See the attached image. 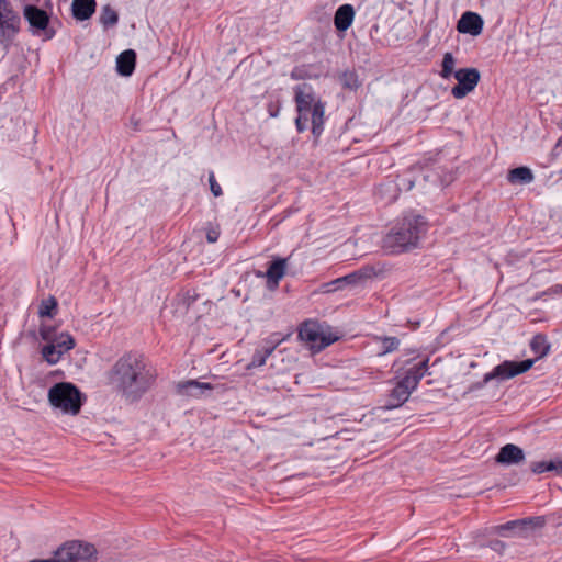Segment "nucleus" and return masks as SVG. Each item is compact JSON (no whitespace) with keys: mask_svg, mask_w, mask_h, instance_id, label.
<instances>
[{"mask_svg":"<svg viewBox=\"0 0 562 562\" xmlns=\"http://www.w3.org/2000/svg\"><path fill=\"white\" fill-rule=\"evenodd\" d=\"M110 385L128 402L139 401L155 384L157 372L139 352H125L108 373Z\"/></svg>","mask_w":562,"mask_h":562,"instance_id":"f257e3e1","label":"nucleus"},{"mask_svg":"<svg viewBox=\"0 0 562 562\" xmlns=\"http://www.w3.org/2000/svg\"><path fill=\"white\" fill-rule=\"evenodd\" d=\"M428 231L426 218L416 213H407L398 218L382 238L386 254L396 255L418 247Z\"/></svg>","mask_w":562,"mask_h":562,"instance_id":"f03ea898","label":"nucleus"},{"mask_svg":"<svg viewBox=\"0 0 562 562\" xmlns=\"http://www.w3.org/2000/svg\"><path fill=\"white\" fill-rule=\"evenodd\" d=\"M294 101L297 116L295 126L297 132L307 130L308 122L312 124V133L319 136L324 131L325 104L316 95L310 85H297L294 88Z\"/></svg>","mask_w":562,"mask_h":562,"instance_id":"7ed1b4c3","label":"nucleus"},{"mask_svg":"<svg viewBox=\"0 0 562 562\" xmlns=\"http://www.w3.org/2000/svg\"><path fill=\"white\" fill-rule=\"evenodd\" d=\"M428 371V359H422L417 362L411 363L404 371L390 392L385 407L387 409L396 408L403 405L409 397L411 393L417 387L419 381L425 376Z\"/></svg>","mask_w":562,"mask_h":562,"instance_id":"20e7f679","label":"nucleus"},{"mask_svg":"<svg viewBox=\"0 0 562 562\" xmlns=\"http://www.w3.org/2000/svg\"><path fill=\"white\" fill-rule=\"evenodd\" d=\"M49 404L64 414L77 415L83 402L79 389L70 382H59L48 390Z\"/></svg>","mask_w":562,"mask_h":562,"instance_id":"39448f33","label":"nucleus"},{"mask_svg":"<svg viewBox=\"0 0 562 562\" xmlns=\"http://www.w3.org/2000/svg\"><path fill=\"white\" fill-rule=\"evenodd\" d=\"M299 338L313 351H321L335 342L338 337L330 333L329 327L317 322L306 321L299 329Z\"/></svg>","mask_w":562,"mask_h":562,"instance_id":"423d86ee","label":"nucleus"},{"mask_svg":"<svg viewBox=\"0 0 562 562\" xmlns=\"http://www.w3.org/2000/svg\"><path fill=\"white\" fill-rule=\"evenodd\" d=\"M21 29V19L8 0H0V45L9 49Z\"/></svg>","mask_w":562,"mask_h":562,"instance_id":"0eeeda50","label":"nucleus"},{"mask_svg":"<svg viewBox=\"0 0 562 562\" xmlns=\"http://www.w3.org/2000/svg\"><path fill=\"white\" fill-rule=\"evenodd\" d=\"M23 16L29 23L30 32L35 36H42L43 40H52L56 31L50 25L49 14L38 7L26 3L23 7Z\"/></svg>","mask_w":562,"mask_h":562,"instance_id":"6e6552de","label":"nucleus"},{"mask_svg":"<svg viewBox=\"0 0 562 562\" xmlns=\"http://www.w3.org/2000/svg\"><path fill=\"white\" fill-rule=\"evenodd\" d=\"M95 554L92 544L79 540L64 543L55 553L59 562H95Z\"/></svg>","mask_w":562,"mask_h":562,"instance_id":"1a4fd4ad","label":"nucleus"},{"mask_svg":"<svg viewBox=\"0 0 562 562\" xmlns=\"http://www.w3.org/2000/svg\"><path fill=\"white\" fill-rule=\"evenodd\" d=\"M535 363L533 359H527L524 361H504L496 366L491 372L484 375V382H488L493 379L508 380L518 374L527 372Z\"/></svg>","mask_w":562,"mask_h":562,"instance_id":"9d476101","label":"nucleus"},{"mask_svg":"<svg viewBox=\"0 0 562 562\" xmlns=\"http://www.w3.org/2000/svg\"><path fill=\"white\" fill-rule=\"evenodd\" d=\"M75 347V340L71 335L61 333L52 344L43 347V358L50 364L57 363L61 356Z\"/></svg>","mask_w":562,"mask_h":562,"instance_id":"9b49d317","label":"nucleus"},{"mask_svg":"<svg viewBox=\"0 0 562 562\" xmlns=\"http://www.w3.org/2000/svg\"><path fill=\"white\" fill-rule=\"evenodd\" d=\"M284 337H281V335L277 333L270 335L266 340H263L262 346L255 350L250 362L247 364V369L262 367L267 359L276 350V348L282 341H284Z\"/></svg>","mask_w":562,"mask_h":562,"instance_id":"f8f14e48","label":"nucleus"},{"mask_svg":"<svg viewBox=\"0 0 562 562\" xmlns=\"http://www.w3.org/2000/svg\"><path fill=\"white\" fill-rule=\"evenodd\" d=\"M288 267L286 258H277L272 260L265 272L263 277L267 279V288L269 290H276L279 286L281 279L284 277ZM257 276H262L258 273Z\"/></svg>","mask_w":562,"mask_h":562,"instance_id":"ddd939ff","label":"nucleus"},{"mask_svg":"<svg viewBox=\"0 0 562 562\" xmlns=\"http://www.w3.org/2000/svg\"><path fill=\"white\" fill-rule=\"evenodd\" d=\"M476 68H459V99L472 92L480 81Z\"/></svg>","mask_w":562,"mask_h":562,"instance_id":"4468645a","label":"nucleus"},{"mask_svg":"<svg viewBox=\"0 0 562 562\" xmlns=\"http://www.w3.org/2000/svg\"><path fill=\"white\" fill-rule=\"evenodd\" d=\"M483 25L484 22L480 14L467 11L459 19V33L477 36L482 33Z\"/></svg>","mask_w":562,"mask_h":562,"instance_id":"2eb2a0df","label":"nucleus"},{"mask_svg":"<svg viewBox=\"0 0 562 562\" xmlns=\"http://www.w3.org/2000/svg\"><path fill=\"white\" fill-rule=\"evenodd\" d=\"M525 459L522 449L513 443H507L501 448L496 456V461L503 464H517Z\"/></svg>","mask_w":562,"mask_h":562,"instance_id":"dca6fc26","label":"nucleus"},{"mask_svg":"<svg viewBox=\"0 0 562 562\" xmlns=\"http://www.w3.org/2000/svg\"><path fill=\"white\" fill-rule=\"evenodd\" d=\"M97 9L95 0H74L71 3V13L77 21L90 19Z\"/></svg>","mask_w":562,"mask_h":562,"instance_id":"f3484780","label":"nucleus"},{"mask_svg":"<svg viewBox=\"0 0 562 562\" xmlns=\"http://www.w3.org/2000/svg\"><path fill=\"white\" fill-rule=\"evenodd\" d=\"M353 19H355L353 7L349 3L342 4L337 9V11L335 13V16H334L335 27L340 32L347 31L351 26Z\"/></svg>","mask_w":562,"mask_h":562,"instance_id":"a211bd4d","label":"nucleus"},{"mask_svg":"<svg viewBox=\"0 0 562 562\" xmlns=\"http://www.w3.org/2000/svg\"><path fill=\"white\" fill-rule=\"evenodd\" d=\"M136 54L133 49H126L116 58V70L121 76L128 77L135 69Z\"/></svg>","mask_w":562,"mask_h":562,"instance_id":"6ab92c4d","label":"nucleus"},{"mask_svg":"<svg viewBox=\"0 0 562 562\" xmlns=\"http://www.w3.org/2000/svg\"><path fill=\"white\" fill-rule=\"evenodd\" d=\"M205 390H212V385L195 380H189L178 384V391L189 396H200Z\"/></svg>","mask_w":562,"mask_h":562,"instance_id":"aec40b11","label":"nucleus"},{"mask_svg":"<svg viewBox=\"0 0 562 562\" xmlns=\"http://www.w3.org/2000/svg\"><path fill=\"white\" fill-rule=\"evenodd\" d=\"M544 519L542 517L527 518L521 520L508 521L505 525L499 526L501 530H514L519 528L520 530H527L529 528L542 527Z\"/></svg>","mask_w":562,"mask_h":562,"instance_id":"412c9836","label":"nucleus"},{"mask_svg":"<svg viewBox=\"0 0 562 562\" xmlns=\"http://www.w3.org/2000/svg\"><path fill=\"white\" fill-rule=\"evenodd\" d=\"M387 271V268L383 263H375L372 266H364L357 270L358 277L360 281L372 279V278H381Z\"/></svg>","mask_w":562,"mask_h":562,"instance_id":"4be33fe9","label":"nucleus"},{"mask_svg":"<svg viewBox=\"0 0 562 562\" xmlns=\"http://www.w3.org/2000/svg\"><path fill=\"white\" fill-rule=\"evenodd\" d=\"M508 180L512 183H530L533 180L531 170L527 167H517L509 171Z\"/></svg>","mask_w":562,"mask_h":562,"instance_id":"5701e85b","label":"nucleus"},{"mask_svg":"<svg viewBox=\"0 0 562 562\" xmlns=\"http://www.w3.org/2000/svg\"><path fill=\"white\" fill-rule=\"evenodd\" d=\"M99 21L104 29H109L117 24L119 14L110 4H105L101 9Z\"/></svg>","mask_w":562,"mask_h":562,"instance_id":"b1692460","label":"nucleus"},{"mask_svg":"<svg viewBox=\"0 0 562 562\" xmlns=\"http://www.w3.org/2000/svg\"><path fill=\"white\" fill-rule=\"evenodd\" d=\"M340 82L344 88L349 90H357L361 82L359 80V77L355 70H346L340 75Z\"/></svg>","mask_w":562,"mask_h":562,"instance_id":"393cba45","label":"nucleus"},{"mask_svg":"<svg viewBox=\"0 0 562 562\" xmlns=\"http://www.w3.org/2000/svg\"><path fill=\"white\" fill-rule=\"evenodd\" d=\"M530 347L532 351L537 355V358L544 357L550 349V346L547 342L546 337L542 335H536L530 342Z\"/></svg>","mask_w":562,"mask_h":562,"instance_id":"a878e982","label":"nucleus"},{"mask_svg":"<svg viewBox=\"0 0 562 562\" xmlns=\"http://www.w3.org/2000/svg\"><path fill=\"white\" fill-rule=\"evenodd\" d=\"M57 310V301L55 297L49 296L46 300H43L40 308L38 314L41 317H53Z\"/></svg>","mask_w":562,"mask_h":562,"instance_id":"bb28decb","label":"nucleus"},{"mask_svg":"<svg viewBox=\"0 0 562 562\" xmlns=\"http://www.w3.org/2000/svg\"><path fill=\"white\" fill-rule=\"evenodd\" d=\"M454 59L451 53H447L442 60L441 76L448 78L454 76L457 78V71H453Z\"/></svg>","mask_w":562,"mask_h":562,"instance_id":"cd10ccee","label":"nucleus"},{"mask_svg":"<svg viewBox=\"0 0 562 562\" xmlns=\"http://www.w3.org/2000/svg\"><path fill=\"white\" fill-rule=\"evenodd\" d=\"M416 179L413 177L412 172H407L402 177H398L396 187L398 190L409 191L414 188Z\"/></svg>","mask_w":562,"mask_h":562,"instance_id":"c85d7f7f","label":"nucleus"},{"mask_svg":"<svg viewBox=\"0 0 562 562\" xmlns=\"http://www.w3.org/2000/svg\"><path fill=\"white\" fill-rule=\"evenodd\" d=\"M400 346V340L396 337H384L382 339V353H389L396 350Z\"/></svg>","mask_w":562,"mask_h":562,"instance_id":"c756f323","label":"nucleus"},{"mask_svg":"<svg viewBox=\"0 0 562 562\" xmlns=\"http://www.w3.org/2000/svg\"><path fill=\"white\" fill-rule=\"evenodd\" d=\"M339 281H342L341 278H337L330 282L325 283L324 291L325 292H334V291L341 290L347 286L345 282H339Z\"/></svg>","mask_w":562,"mask_h":562,"instance_id":"7c9ffc66","label":"nucleus"},{"mask_svg":"<svg viewBox=\"0 0 562 562\" xmlns=\"http://www.w3.org/2000/svg\"><path fill=\"white\" fill-rule=\"evenodd\" d=\"M209 182H210V189L214 196H221L223 194L221 186L217 183L215 179V175L213 171L209 173Z\"/></svg>","mask_w":562,"mask_h":562,"instance_id":"2f4dec72","label":"nucleus"},{"mask_svg":"<svg viewBox=\"0 0 562 562\" xmlns=\"http://www.w3.org/2000/svg\"><path fill=\"white\" fill-rule=\"evenodd\" d=\"M547 471L560 473L562 471V459L546 461V472Z\"/></svg>","mask_w":562,"mask_h":562,"instance_id":"473e14b6","label":"nucleus"},{"mask_svg":"<svg viewBox=\"0 0 562 562\" xmlns=\"http://www.w3.org/2000/svg\"><path fill=\"white\" fill-rule=\"evenodd\" d=\"M341 282H345L346 285H349V284H357L360 282V279L358 277V273L357 271L352 272V273H349L347 276H344L341 277Z\"/></svg>","mask_w":562,"mask_h":562,"instance_id":"72a5a7b5","label":"nucleus"},{"mask_svg":"<svg viewBox=\"0 0 562 562\" xmlns=\"http://www.w3.org/2000/svg\"><path fill=\"white\" fill-rule=\"evenodd\" d=\"M267 109L271 117H277L279 115L281 105L279 102H270Z\"/></svg>","mask_w":562,"mask_h":562,"instance_id":"f704fd0d","label":"nucleus"},{"mask_svg":"<svg viewBox=\"0 0 562 562\" xmlns=\"http://www.w3.org/2000/svg\"><path fill=\"white\" fill-rule=\"evenodd\" d=\"M220 237V231L217 228H209L207 232H206V240L209 243H215L217 241Z\"/></svg>","mask_w":562,"mask_h":562,"instance_id":"c9c22d12","label":"nucleus"},{"mask_svg":"<svg viewBox=\"0 0 562 562\" xmlns=\"http://www.w3.org/2000/svg\"><path fill=\"white\" fill-rule=\"evenodd\" d=\"M531 471L536 474L546 472V461H538L531 464Z\"/></svg>","mask_w":562,"mask_h":562,"instance_id":"e433bc0d","label":"nucleus"},{"mask_svg":"<svg viewBox=\"0 0 562 562\" xmlns=\"http://www.w3.org/2000/svg\"><path fill=\"white\" fill-rule=\"evenodd\" d=\"M490 548L498 553H503L505 550V543L499 540H494L490 543Z\"/></svg>","mask_w":562,"mask_h":562,"instance_id":"4c0bfd02","label":"nucleus"},{"mask_svg":"<svg viewBox=\"0 0 562 562\" xmlns=\"http://www.w3.org/2000/svg\"><path fill=\"white\" fill-rule=\"evenodd\" d=\"M32 562H59L58 558L55 555L54 559H49V560H41V561H32Z\"/></svg>","mask_w":562,"mask_h":562,"instance_id":"58836bf2","label":"nucleus"},{"mask_svg":"<svg viewBox=\"0 0 562 562\" xmlns=\"http://www.w3.org/2000/svg\"><path fill=\"white\" fill-rule=\"evenodd\" d=\"M554 293H560L562 292V285H557L554 288L551 289Z\"/></svg>","mask_w":562,"mask_h":562,"instance_id":"ea45409f","label":"nucleus"},{"mask_svg":"<svg viewBox=\"0 0 562 562\" xmlns=\"http://www.w3.org/2000/svg\"><path fill=\"white\" fill-rule=\"evenodd\" d=\"M457 92H458V89H457V85H456V86H453V87L451 88V94H452L454 98H457Z\"/></svg>","mask_w":562,"mask_h":562,"instance_id":"a19ab883","label":"nucleus"},{"mask_svg":"<svg viewBox=\"0 0 562 562\" xmlns=\"http://www.w3.org/2000/svg\"><path fill=\"white\" fill-rule=\"evenodd\" d=\"M452 180H453V176H452V175H450V179H449V181H447V180H442V183L448 184V183H449V182H451Z\"/></svg>","mask_w":562,"mask_h":562,"instance_id":"79ce46f5","label":"nucleus"}]
</instances>
